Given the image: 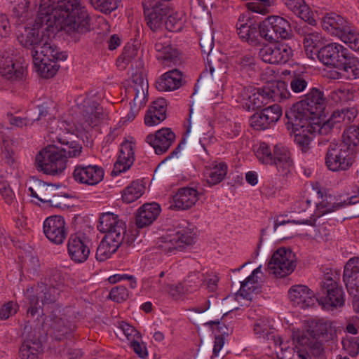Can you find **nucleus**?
<instances>
[{
    "label": "nucleus",
    "mask_w": 359,
    "mask_h": 359,
    "mask_svg": "<svg viewBox=\"0 0 359 359\" xmlns=\"http://www.w3.org/2000/svg\"><path fill=\"white\" fill-rule=\"evenodd\" d=\"M345 60L346 61H344L338 68L339 72H334L332 78L334 79L359 78V59L351 53Z\"/></svg>",
    "instance_id": "36"
},
{
    "label": "nucleus",
    "mask_w": 359,
    "mask_h": 359,
    "mask_svg": "<svg viewBox=\"0 0 359 359\" xmlns=\"http://www.w3.org/2000/svg\"><path fill=\"white\" fill-rule=\"evenodd\" d=\"M339 144H344L355 151V147L359 144V129L350 127L343 134V140Z\"/></svg>",
    "instance_id": "54"
},
{
    "label": "nucleus",
    "mask_w": 359,
    "mask_h": 359,
    "mask_svg": "<svg viewBox=\"0 0 359 359\" xmlns=\"http://www.w3.org/2000/svg\"><path fill=\"white\" fill-rule=\"evenodd\" d=\"M142 6L148 26L152 30L157 29L162 25L167 15L165 5L159 0H144Z\"/></svg>",
    "instance_id": "19"
},
{
    "label": "nucleus",
    "mask_w": 359,
    "mask_h": 359,
    "mask_svg": "<svg viewBox=\"0 0 359 359\" xmlns=\"http://www.w3.org/2000/svg\"><path fill=\"white\" fill-rule=\"evenodd\" d=\"M355 161V151L344 144L331 142L325 155L327 168L333 172L348 170Z\"/></svg>",
    "instance_id": "7"
},
{
    "label": "nucleus",
    "mask_w": 359,
    "mask_h": 359,
    "mask_svg": "<svg viewBox=\"0 0 359 359\" xmlns=\"http://www.w3.org/2000/svg\"><path fill=\"white\" fill-rule=\"evenodd\" d=\"M118 330L124 334L130 343L134 340L141 339V335L139 332L134 327L127 323L122 322L120 323Z\"/></svg>",
    "instance_id": "60"
},
{
    "label": "nucleus",
    "mask_w": 359,
    "mask_h": 359,
    "mask_svg": "<svg viewBox=\"0 0 359 359\" xmlns=\"http://www.w3.org/2000/svg\"><path fill=\"white\" fill-rule=\"evenodd\" d=\"M248 96V101L245 105L248 110L261 108L271 102L266 86L254 89Z\"/></svg>",
    "instance_id": "43"
},
{
    "label": "nucleus",
    "mask_w": 359,
    "mask_h": 359,
    "mask_svg": "<svg viewBox=\"0 0 359 359\" xmlns=\"http://www.w3.org/2000/svg\"><path fill=\"white\" fill-rule=\"evenodd\" d=\"M262 111L270 126L277 122L282 116V109L277 104L266 107Z\"/></svg>",
    "instance_id": "57"
},
{
    "label": "nucleus",
    "mask_w": 359,
    "mask_h": 359,
    "mask_svg": "<svg viewBox=\"0 0 359 359\" xmlns=\"http://www.w3.org/2000/svg\"><path fill=\"white\" fill-rule=\"evenodd\" d=\"M30 196L37 198L43 203H48L55 208H61V196L58 194L57 188L52 184H47L41 180L34 182L32 187H29Z\"/></svg>",
    "instance_id": "14"
},
{
    "label": "nucleus",
    "mask_w": 359,
    "mask_h": 359,
    "mask_svg": "<svg viewBox=\"0 0 359 359\" xmlns=\"http://www.w3.org/2000/svg\"><path fill=\"white\" fill-rule=\"evenodd\" d=\"M160 212V205L156 203L144 204L139 208L136 215V225L138 228H144L151 224Z\"/></svg>",
    "instance_id": "35"
},
{
    "label": "nucleus",
    "mask_w": 359,
    "mask_h": 359,
    "mask_svg": "<svg viewBox=\"0 0 359 359\" xmlns=\"http://www.w3.org/2000/svg\"><path fill=\"white\" fill-rule=\"evenodd\" d=\"M197 190L190 187L179 189L173 196L170 208L172 210H187L192 207L198 200Z\"/></svg>",
    "instance_id": "28"
},
{
    "label": "nucleus",
    "mask_w": 359,
    "mask_h": 359,
    "mask_svg": "<svg viewBox=\"0 0 359 359\" xmlns=\"http://www.w3.org/2000/svg\"><path fill=\"white\" fill-rule=\"evenodd\" d=\"M193 242L191 236L183 231H177L173 234L167 235L161 238L159 248L166 254L175 253L182 250L185 245H191Z\"/></svg>",
    "instance_id": "27"
},
{
    "label": "nucleus",
    "mask_w": 359,
    "mask_h": 359,
    "mask_svg": "<svg viewBox=\"0 0 359 359\" xmlns=\"http://www.w3.org/2000/svg\"><path fill=\"white\" fill-rule=\"evenodd\" d=\"M58 141L62 144H65L62 148L59 147V151L66 158L67 162L68 158H76L81 155L82 152V146L76 142H67L62 141L61 139H58Z\"/></svg>",
    "instance_id": "53"
},
{
    "label": "nucleus",
    "mask_w": 359,
    "mask_h": 359,
    "mask_svg": "<svg viewBox=\"0 0 359 359\" xmlns=\"http://www.w3.org/2000/svg\"><path fill=\"white\" fill-rule=\"evenodd\" d=\"M267 26L272 27L279 38L286 39L289 37L290 25L283 18L280 16H270L265 20Z\"/></svg>",
    "instance_id": "46"
},
{
    "label": "nucleus",
    "mask_w": 359,
    "mask_h": 359,
    "mask_svg": "<svg viewBox=\"0 0 359 359\" xmlns=\"http://www.w3.org/2000/svg\"><path fill=\"white\" fill-rule=\"evenodd\" d=\"M271 0H258L257 2H250L246 4L249 11L265 15L269 11Z\"/></svg>",
    "instance_id": "62"
},
{
    "label": "nucleus",
    "mask_w": 359,
    "mask_h": 359,
    "mask_svg": "<svg viewBox=\"0 0 359 359\" xmlns=\"http://www.w3.org/2000/svg\"><path fill=\"white\" fill-rule=\"evenodd\" d=\"M359 203V194L356 196H352L348 197L346 199H344L340 201L334 203H330L327 201L323 200L319 204L317 205L315 214L313 217L308 220H306L302 224H306L309 225H314L316 222V217H320L325 214L335 212L338 210L345 208L349 205H355Z\"/></svg>",
    "instance_id": "21"
},
{
    "label": "nucleus",
    "mask_w": 359,
    "mask_h": 359,
    "mask_svg": "<svg viewBox=\"0 0 359 359\" xmlns=\"http://www.w3.org/2000/svg\"><path fill=\"white\" fill-rule=\"evenodd\" d=\"M33 62L36 71L41 77L51 78L54 76L59 69V65H57L58 60H53L48 57H32Z\"/></svg>",
    "instance_id": "42"
},
{
    "label": "nucleus",
    "mask_w": 359,
    "mask_h": 359,
    "mask_svg": "<svg viewBox=\"0 0 359 359\" xmlns=\"http://www.w3.org/2000/svg\"><path fill=\"white\" fill-rule=\"evenodd\" d=\"M354 118L355 115L353 110L342 109L341 110L334 111L327 121L325 122L322 126H333L340 123L349 124Z\"/></svg>",
    "instance_id": "51"
},
{
    "label": "nucleus",
    "mask_w": 359,
    "mask_h": 359,
    "mask_svg": "<svg viewBox=\"0 0 359 359\" xmlns=\"http://www.w3.org/2000/svg\"><path fill=\"white\" fill-rule=\"evenodd\" d=\"M167 103L163 98L153 102L144 116V123L147 126H154L161 123L166 118Z\"/></svg>",
    "instance_id": "34"
},
{
    "label": "nucleus",
    "mask_w": 359,
    "mask_h": 359,
    "mask_svg": "<svg viewBox=\"0 0 359 359\" xmlns=\"http://www.w3.org/2000/svg\"><path fill=\"white\" fill-rule=\"evenodd\" d=\"M325 108L323 93L317 88H313L304 98L294 104L287 116L295 118V125L300 121L321 123L320 117Z\"/></svg>",
    "instance_id": "3"
},
{
    "label": "nucleus",
    "mask_w": 359,
    "mask_h": 359,
    "mask_svg": "<svg viewBox=\"0 0 359 359\" xmlns=\"http://www.w3.org/2000/svg\"><path fill=\"white\" fill-rule=\"evenodd\" d=\"M90 241L84 234H72L67 243L69 257L76 263L85 262L90 255Z\"/></svg>",
    "instance_id": "18"
},
{
    "label": "nucleus",
    "mask_w": 359,
    "mask_h": 359,
    "mask_svg": "<svg viewBox=\"0 0 359 359\" xmlns=\"http://www.w3.org/2000/svg\"><path fill=\"white\" fill-rule=\"evenodd\" d=\"M97 229L104 233L105 236L124 238L126 225L123 220L119 219L118 215L107 212L100 215Z\"/></svg>",
    "instance_id": "16"
},
{
    "label": "nucleus",
    "mask_w": 359,
    "mask_h": 359,
    "mask_svg": "<svg viewBox=\"0 0 359 359\" xmlns=\"http://www.w3.org/2000/svg\"><path fill=\"white\" fill-rule=\"evenodd\" d=\"M43 351L41 343L39 340H25L20 348L22 359H37Z\"/></svg>",
    "instance_id": "47"
},
{
    "label": "nucleus",
    "mask_w": 359,
    "mask_h": 359,
    "mask_svg": "<svg viewBox=\"0 0 359 359\" xmlns=\"http://www.w3.org/2000/svg\"><path fill=\"white\" fill-rule=\"evenodd\" d=\"M124 238L104 236L98 245L96 251V259L99 262H104L109 259L112 254L116 252Z\"/></svg>",
    "instance_id": "37"
},
{
    "label": "nucleus",
    "mask_w": 359,
    "mask_h": 359,
    "mask_svg": "<svg viewBox=\"0 0 359 359\" xmlns=\"http://www.w3.org/2000/svg\"><path fill=\"white\" fill-rule=\"evenodd\" d=\"M148 88V81L142 70L132 73L130 83L126 88V96L131 100L128 120H133L147 102Z\"/></svg>",
    "instance_id": "5"
},
{
    "label": "nucleus",
    "mask_w": 359,
    "mask_h": 359,
    "mask_svg": "<svg viewBox=\"0 0 359 359\" xmlns=\"http://www.w3.org/2000/svg\"><path fill=\"white\" fill-rule=\"evenodd\" d=\"M43 32L36 28H25L24 32L18 36L20 43L26 48L32 50V54L39 50L41 45L48 38Z\"/></svg>",
    "instance_id": "31"
},
{
    "label": "nucleus",
    "mask_w": 359,
    "mask_h": 359,
    "mask_svg": "<svg viewBox=\"0 0 359 359\" xmlns=\"http://www.w3.org/2000/svg\"><path fill=\"white\" fill-rule=\"evenodd\" d=\"M37 170L52 176L64 174L67 168L66 158L59 151V147L49 145L43 149L35 158Z\"/></svg>",
    "instance_id": "6"
},
{
    "label": "nucleus",
    "mask_w": 359,
    "mask_h": 359,
    "mask_svg": "<svg viewBox=\"0 0 359 359\" xmlns=\"http://www.w3.org/2000/svg\"><path fill=\"white\" fill-rule=\"evenodd\" d=\"M271 102H281L290 97V92L285 82L278 81L269 86H266Z\"/></svg>",
    "instance_id": "49"
},
{
    "label": "nucleus",
    "mask_w": 359,
    "mask_h": 359,
    "mask_svg": "<svg viewBox=\"0 0 359 359\" xmlns=\"http://www.w3.org/2000/svg\"><path fill=\"white\" fill-rule=\"evenodd\" d=\"M119 0H89L90 4L104 13H109L118 7Z\"/></svg>",
    "instance_id": "58"
},
{
    "label": "nucleus",
    "mask_w": 359,
    "mask_h": 359,
    "mask_svg": "<svg viewBox=\"0 0 359 359\" xmlns=\"http://www.w3.org/2000/svg\"><path fill=\"white\" fill-rule=\"evenodd\" d=\"M255 155L259 162L266 165L273 163V153L269 146L265 142H261L255 151Z\"/></svg>",
    "instance_id": "56"
},
{
    "label": "nucleus",
    "mask_w": 359,
    "mask_h": 359,
    "mask_svg": "<svg viewBox=\"0 0 359 359\" xmlns=\"http://www.w3.org/2000/svg\"><path fill=\"white\" fill-rule=\"evenodd\" d=\"M343 280L348 294H358L359 285V257L348 259L344 266Z\"/></svg>",
    "instance_id": "29"
},
{
    "label": "nucleus",
    "mask_w": 359,
    "mask_h": 359,
    "mask_svg": "<svg viewBox=\"0 0 359 359\" xmlns=\"http://www.w3.org/2000/svg\"><path fill=\"white\" fill-rule=\"evenodd\" d=\"M321 23L324 30L338 38H340L351 25L343 17L334 13L325 14L322 18Z\"/></svg>",
    "instance_id": "30"
},
{
    "label": "nucleus",
    "mask_w": 359,
    "mask_h": 359,
    "mask_svg": "<svg viewBox=\"0 0 359 359\" xmlns=\"http://www.w3.org/2000/svg\"><path fill=\"white\" fill-rule=\"evenodd\" d=\"M237 33L239 37L245 41H254L258 36V24L255 23L249 12L240 15L236 23Z\"/></svg>",
    "instance_id": "32"
},
{
    "label": "nucleus",
    "mask_w": 359,
    "mask_h": 359,
    "mask_svg": "<svg viewBox=\"0 0 359 359\" xmlns=\"http://www.w3.org/2000/svg\"><path fill=\"white\" fill-rule=\"evenodd\" d=\"M228 167L224 162H214L209 168H205L206 183L209 187L221 182L227 173Z\"/></svg>",
    "instance_id": "41"
},
{
    "label": "nucleus",
    "mask_w": 359,
    "mask_h": 359,
    "mask_svg": "<svg viewBox=\"0 0 359 359\" xmlns=\"http://www.w3.org/2000/svg\"><path fill=\"white\" fill-rule=\"evenodd\" d=\"M287 117L292 125L294 142L303 152H307L311 149L314 134L321 133L323 127L322 126V123L301 120L299 124L296 126L295 118Z\"/></svg>",
    "instance_id": "9"
},
{
    "label": "nucleus",
    "mask_w": 359,
    "mask_h": 359,
    "mask_svg": "<svg viewBox=\"0 0 359 359\" xmlns=\"http://www.w3.org/2000/svg\"><path fill=\"white\" fill-rule=\"evenodd\" d=\"M50 328L54 337L62 340L75 330V325L67 317L66 313H61L60 308H55L50 316Z\"/></svg>",
    "instance_id": "17"
},
{
    "label": "nucleus",
    "mask_w": 359,
    "mask_h": 359,
    "mask_svg": "<svg viewBox=\"0 0 359 359\" xmlns=\"http://www.w3.org/2000/svg\"><path fill=\"white\" fill-rule=\"evenodd\" d=\"M184 22L185 19L182 12H174L168 16L165 25L170 32H177L182 29Z\"/></svg>",
    "instance_id": "52"
},
{
    "label": "nucleus",
    "mask_w": 359,
    "mask_h": 359,
    "mask_svg": "<svg viewBox=\"0 0 359 359\" xmlns=\"http://www.w3.org/2000/svg\"><path fill=\"white\" fill-rule=\"evenodd\" d=\"M271 165L276 166L277 172L280 175H287L294 167V161L290 149L282 144L274 146L273 151V163Z\"/></svg>",
    "instance_id": "25"
},
{
    "label": "nucleus",
    "mask_w": 359,
    "mask_h": 359,
    "mask_svg": "<svg viewBox=\"0 0 359 359\" xmlns=\"http://www.w3.org/2000/svg\"><path fill=\"white\" fill-rule=\"evenodd\" d=\"M296 267L294 254L285 248L276 250L267 264L269 273L277 278H283L291 274Z\"/></svg>",
    "instance_id": "8"
},
{
    "label": "nucleus",
    "mask_w": 359,
    "mask_h": 359,
    "mask_svg": "<svg viewBox=\"0 0 359 359\" xmlns=\"http://www.w3.org/2000/svg\"><path fill=\"white\" fill-rule=\"evenodd\" d=\"M339 39L348 44L350 48L355 51L359 50V33L351 25Z\"/></svg>",
    "instance_id": "55"
},
{
    "label": "nucleus",
    "mask_w": 359,
    "mask_h": 359,
    "mask_svg": "<svg viewBox=\"0 0 359 359\" xmlns=\"http://www.w3.org/2000/svg\"><path fill=\"white\" fill-rule=\"evenodd\" d=\"M154 49L158 53L156 57L165 67H172L180 62L177 50L172 48L171 41L166 36L158 37L154 43Z\"/></svg>",
    "instance_id": "20"
},
{
    "label": "nucleus",
    "mask_w": 359,
    "mask_h": 359,
    "mask_svg": "<svg viewBox=\"0 0 359 359\" xmlns=\"http://www.w3.org/2000/svg\"><path fill=\"white\" fill-rule=\"evenodd\" d=\"M195 276L196 275L194 274L189 275L188 279L184 282V284L179 283L175 285H167L168 289L166 290V292H168L175 300L180 299L187 293L193 292L199 287V285H195V288H193L191 285V283L194 281V278Z\"/></svg>",
    "instance_id": "44"
},
{
    "label": "nucleus",
    "mask_w": 359,
    "mask_h": 359,
    "mask_svg": "<svg viewBox=\"0 0 359 359\" xmlns=\"http://www.w3.org/2000/svg\"><path fill=\"white\" fill-rule=\"evenodd\" d=\"M182 74L177 69L165 72L156 82V88L160 91H172L182 86Z\"/></svg>",
    "instance_id": "39"
},
{
    "label": "nucleus",
    "mask_w": 359,
    "mask_h": 359,
    "mask_svg": "<svg viewBox=\"0 0 359 359\" xmlns=\"http://www.w3.org/2000/svg\"><path fill=\"white\" fill-rule=\"evenodd\" d=\"M43 229L46 237L56 245L62 244L68 233L65 221L59 215L47 217L43 222Z\"/></svg>",
    "instance_id": "15"
},
{
    "label": "nucleus",
    "mask_w": 359,
    "mask_h": 359,
    "mask_svg": "<svg viewBox=\"0 0 359 359\" xmlns=\"http://www.w3.org/2000/svg\"><path fill=\"white\" fill-rule=\"evenodd\" d=\"M336 333L334 323L325 319L312 320L302 329L294 328L291 335L294 345L293 355L288 357L285 351L280 359H310L309 352L322 359L325 355L323 341L332 340Z\"/></svg>",
    "instance_id": "2"
},
{
    "label": "nucleus",
    "mask_w": 359,
    "mask_h": 359,
    "mask_svg": "<svg viewBox=\"0 0 359 359\" xmlns=\"http://www.w3.org/2000/svg\"><path fill=\"white\" fill-rule=\"evenodd\" d=\"M135 143L126 140L121 143L120 154L111 171L112 175H118L126 171L133 164L135 160Z\"/></svg>",
    "instance_id": "26"
},
{
    "label": "nucleus",
    "mask_w": 359,
    "mask_h": 359,
    "mask_svg": "<svg viewBox=\"0 0 359 359\" xmlns=\"http://www.w3.org/2000/svg\"><path fill=\"white\" fill-rule=\"evenodd\" d=\"M48 57V59L53 60H65L67 57V55L65 52L60 51L52 43L49 36L46 39L43 45L39 50H36L33 54L32 57Z\"/></svg>",
    "instance_id": "40"
},
{
    "label": "nucleus",
    "mask_w": 359,
    "mask_h": 359,
    "mask_svg": "<svg viewBox=\"0 0 359 359\" xmlns=\"http://www.w3.org/2000/svg\"><path fill=\"white\" fill-rule=\"evenodd\" d=\"M261 36L263 39L269 41H276L279 39L272 27L267 26L265 20L258 25V36Z\"/></svg>",
    "instance_id": "63"
},
{
    "label": "nucleus",
    "mask_w": 359,
    "mask_h": 359,
    "mask_svg": "<svg viewBox=\"0 0 359 359\" xmlns=\"http://www.w3.org/2000/svg\"><path fill=\"white\" fill-rule=\"evenodd\" d=\"M259 55L266 63L282 64L292 57L293 50L288 44L278 42L264 46L260 49Z\"/></svg>",
    "instance_id": "13"
},
{
    "label": "nucleus",
    "mask_w": 359,
    "mask_h": 359,
    "mask_svg": "<svg viewBox=\"0 0 359 359\" xmlns=\"http://www.w3.org/2000/svg\"><path fill=\"white\" fill-rule=\"evenodd\" d=\"M296 15L311 25H316L315 14L304 0H283Z\"/></svg>",
    "instance_id": "38"
},
{
    "label": "nucleus",
    "mask_w": 359,
    "mask_h": 359,
    "mask_svg": "<svg viewBox=\"0 0 359 359\" xmlns=\"http://www.w3.org/2000/svg\"><path fill=\"white\" fill-rule=\"evenodd\" d=\"M78 105L85 123L89 126H97L108 117L107 112L100 105L95 95H88Z\"/></svg>",
    "instance_id": "11"
},
{
    "label": "nucleus",
    "mask_w": 359,
    "mask_h": 359,
    "mask_svg": "<svg viewBox=\"0 0 359 359\" xmlns=\"http://www.w3.org/2000/svg\"><path fill=\"white\" fill-rule=\"evenodd\" d=\"M144 187L138 181H133L126 187L122 194V199L126 203H130L142 196Z\"/></svg>",
    "instance_id": "50"
},
{
    "label": "nucleus",
    "mask_w": 359,
    "mask_h": 359,
    "mask_svg": "<svg viewBox=\"0 0 359 359\" xmlns=\"http://www.w3.org/2000/svg\"><path fill=\"white\" fill-rule=\"evenodd\" d=\"M324 309L333 310L344 304V292L332 278L325 279L322 285V296L318 299Z\"/></svg>",
    "instance_id": "10"
},
{
    "label": "nucleus",
    "mask_w": 359,
    "mask_h": 359,
    "mask_svg": "<svg viewBox=\"0 0 359 359\" xmlns=\"http://www.w3.org/2000/svg\"><path fill=\"white\" fill-rule=\"evenodd\" d=\"M262 111L254 114L250 118L249 123L252 128L257 130H264L270 127Z\"/></svg>",
    "instance_id": "61"
},
{
    "label": "nucleus",
    "mask_w": 359,
    "mask_h": 359,
    "mask_svg": "<svg viewBox=\"0 0 359 359\" xmlns=\"http://www.w3.org/2000/svg\"><path fill=\"white\" fill-rule=\"evenodd\" d=\"M325 41V38L320 32H313L305 34L303 43L307 56L313 58V56L316 55V49Z\"/></svg>",
    "instance_id": "45"
},
{
    "label": "nucleus",
    "mask_w": 359,
    "mask_h": 359,
    "mask_svg": "<svg viewBox=\"0 0 359 359\" xmlns=\"http://www.w3.org/2000/svg\"><path fill=\"white\" fill-rule=\"evenodd\" d=\"M219 280V278L216 271H208L203 278V286L208 292H215L218 287Z\"/></svg>",
    "instance_id": "59"
},
{
    "label": "nucleus",
    "mask_w": 359,
    "mask_h": 359,
    "mask_svg": "<svg viewBox=\"0 0 359 359\" xmlns=\"http://www.w3.org/2000/svg\"><path fill=\"white\" fill-rule=\"evenodd\" d=\"M104 175V169L97 165H77L73 172V177L76 182L90 186L100 183Z\"/></svg>",
    "instance_id": "22"
},
{
    "label": "nucleus",
    "mask_w": 359,
    "mask_h": 359,
    "mask_svg": "<svg viewBox=\"0 0 359 359\" xmlns=\"http://www.w3.org/2000/svg\"><path fill=\"white\" fill-rule=\"evenodd\" d=\"M288 295L293 306L302 309L314 306L318 301L313 291L302 285L292 286L288 291Z\"/></svg>",
    "instance_id": "24"
},
{
    "label": "nucleus",
    "mask_w": 359,
    "mask_h": 359,
    "mask_svg": "<svg viewBox=\"0 0 359 359\" xmlns=\"http://www.w3.org/2000/svg\"><path fill=\"white\" fill-rule=\"evenodd\" d=\"M59 295L58 290L55 285H48L43 283L26 290L25 299L28 304L27 313L34 316L43 307H49L54 304Z\"/></svg>",
    "instance_id": "4"
},
{
    "label": "nucleus",
    "mask_w": 359,
    "mask_h": 359,
    "mask_svg": "<svg viewBox=\"0 0 359 359\" xmlns=\"http://www.w3.org/2000/svg\"><path fill=\"white\" fill-rule=\"evenodd\" d=\"M253 331L257 338L274 340L276 343L274 335L275 329L271 326L270 321L267 318L258 319L254 324Z\"/></svg>",
    "instance_id": "48"
},
{
    "label": "nucleus",
    "mask_w": 359,
    "mask_h": 359,
    "mask_svg": "<svg viewBox=\"0 0 359 359\" xmlns=\"http://www.w3.org/2000/svg\"><path fill=\"white\" fill-rule=\"evenodd\" d=\"M351 53L349 50L339 43H330L318 50L319 60L327 67L337 69Z\"/></svg>",
    "instance_id": "12"
},
{
    "label": "nucleus",
    "mask_w": 359,
    "mask_h": 359,
    "mask_svg": "<svg viewBox=\"0 0 359 359\" xmlns=\"http://www.w3.org/2000/svg\"><path fill=\"white\" fill-rule=\"evenodd\" d=\"M13 15L20 22L30 16L39 6L37 24L46 28L60 26L67 34L76 38L90 29L89 15L81 0H10Z\"/></svg>",
    "instance_id": "1"
},
{
    "label": "nucleus",
    "mask_w": 359,
    "mask_h": 359,
    "mask_svg": "<svg viewBox=\"0 0 359 359\" xmlns=\"http://www.w3.org/2000/svg\"><path fill=\"white\" fill-rule=\"evenodd\" d=\"M25 69L22 65L8 55L0 57V74L10 80L21 79L25 74Z\"/></svg>",
    "instance_id": "33"
},
{
    "label": "nucleus",
    "mask_w": 359,
    "mask_h": 359,
    "mask_svg": "<svg viewBox=\"0 0 359 359\" xmlns=\"http://www.w3.org/2000/svg\"><path fill=\"white\" fill-rule=\"evenodd\" d=\"M343 346L351 356H356L359 353V338L351 337L344 339Z\"/></svg>",
    "instance_id": "64"
},
{
    "label": "nucleus",
    "mask_w": 359,
    "mask_h": 359,
    "mask_svg": "<svg viewBox=\"0 0 359 359\" xmlns=\"http://www.w3.org/2000/svg\"><path fill=\"white\" fill-rule=\"evenodd\" d=\"M175 140V135L170 128H163L155 134L147 136L146 142L149 144L158 155L165 153Z\"/></svg>",
    "instance_id": "23"
}]
</instances>
